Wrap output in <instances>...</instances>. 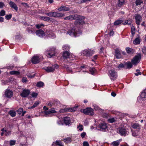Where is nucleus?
<instances>
[{"label": "nucleus", "instance_id": "nucleus-1", "mask_svg": "<svg viewBox=\"0 0 146 146\" xmlns=\"http://www.w3.org/2000/svg\"><path fill=\"white\" fill-rule=\"evenodd\" d=\"M68 34L71 36L76 37L79 36L81 33L80 29L76 26L74 27L67 31Z\"/></svg>", "mask_w": 146, "mask_h": 146}, {"label": "nucleus", "instance_id": "nucleus-2", "mask_svg": "<svg viewBox=\"0 0 146 146\" xmlns=\"http://www.w3.org/2000/svg\"><path fill=\"white\" fill-rule=\"evenodd\" d=\"M108 74L112 81L115 80L117 77V73L114 68H111L109 70Z\"/></svg>", "mask_w": 146, "mask_h": 146}, {"label": "nucleus", "instance_id": "nucleus-3", "mask_svg": "<svg viewBox=\"0 0 146 146\" xmlns=\"http://www.w3.org/2000/svg\"><path fill=\"white\" fill-rule=\"evenodd\" d=\"M56 48L54 47L48 48L46 51L45 54L48 57L51 58L56 54Z\"/></svg>", "mask_w": 146, "mask_h": 146}, {"label": "nucleus", "instance_id": "nucleus-4", "mask_svg": "<svg viewBox=\"0 0 146 146\" xmlns=\"http://www.w3.org/2000/svg\"><path fill=\"white\" fill-rule=\"evenodd\" d=\"M141 58V54H138L135 56L131 60V62L133 65L136 66L140 62Z\"/></svg>", "mask_w": 146, "mask_h": 146}, {"label": "nucleus", "instance_id": "nucleus-5", "mask_svg": "<svg viewBox=\"0 0 146 146\" xmlns=\"http://www.w3.org/2000/svg\"><path fill=\"white\" fill-rule=\"evenodd\" d=\"M85 17L84 16H80L77 20H76L74 22V24L76 26L82 25L85 23V22L84 20L85 19Z\"/></svg>", "mask_w": 146, "mask_h": 146}, {"label": "nucleus", "instance_id": "nucleus-6", "mask_svg": "<svg viewBox=\"0 0 146 146\" xmlns=\"http://www.w3.org/2000/svg\"><path fill=\"white\" fill-rule=\"evenodd\" d=\"M81 111L86 115H92L94 114V110L90 108H87L81 110Z\"/></svg>", "mask_w": 146, "mask_h": 146}, {"label": "nucleus", "instance_id": "nucleus-7", "mask_svg": "<svg viewBox=\"0 0 146 146\" xmlns=\"http://www.w3.org/2000/svg\"><path fill=\"white\" fill-rule=\"evenodd\" d=\"M40 58L38 56H34L31 58L32 62L35 64L39 63L40 62Z\"/></svg>", "mask_w": 146, "mask_h": 146}, {"label": "nucleus", "instance_id": "nucleus-8", "mask_svg": "<svg viewBox=\"0 0 146 146\" xmlns=\"http://www.w3.org/2000/svg\"><path fill=\"white\" fill-rule=\"evenodd\" d=\"M115 56L116 58L119 59L122 58V55L121 54L120 50L118 48H116L114 50Z\"/></svg>", "mask_w": 146, "mask_h": 146}, {"label": "nucleus", "instance_id": "nucleus-9", "mask_svg": "<svg viewBox=\"0 0 146 146\" xmlns=\"http://www.w3.org/2000/svg\"><path fill=\"white\" fill-rule=\"evenodd\" d=\"M136 21L135 23L138 25H139L142 19V18L140 15L139 14H135L134 17Z\"/></svg>", "mask_w": 146, "mask_h": 146}, {"label": "nucleus", "instance_id": "nucleus-10", "mask_svg": "<svg viewBox=\"0 0 146 146\" xmlns=\"http://www.w3.org/2000/svg\"><path fill=\"white\" fill-rule=\"evenodd\" d=\"M145 98H146V92H142L140 96L138 98L137 100L139 102H141Z\"/></svg>", "mask_w": 146, "mask_h": 146}, {"label": "nucleus", "instance_id": "nucleus-11", "mask_svg": "<svg viewBox=\"0 0 146 146\" xmlns=\"http://www.w3.org/2000/svg\"><path fill=\"white\" fill-rule=\"evenodd\" d=\"M78 107V106H77L72 108H67L66 110L65 109L61 110H60V111L61 113L63 112V111L65 112L68 111V112H73L76 110V108Z\"/></svg>", "mask_w": 146, "mask_h": 146}, {"label": "nucleus", "instance_id": "nucleus-12", "mask_svg": "<svg viewBox=\"0 0 146 146\" xmlns=\"http://www.w3.org/2000/svg\"><path fill=\"white\" fill-rule=\"evenodd\" d=\"M98 127L100 129V130L104 131L107 129V126L106 123L103 122L100 124Z\"/></svg>", "mask_w": 146, "mask_h": 146}, {"label": "nucleus", "instance_id": "nucleus-13", "mask_svg": "<svg viewBox=\"0 0 146 146\" xmlns=\"http://www.w3.org/2000/svg\"><path fill=\"white\" fill-rule=\"evenodd\" d=\"M125 69H130L133 67V64L130 61H127L124 63Z\"/></svg>", "mask_w": 146, "mask_h": 146}, {"label": "nucleus", "instance_id": "nucleus-14", "mask_svg": "<svg viewBox=\"0 0 146 146\" xmlns=\"http://www.w3.org/2000/svg\"><path fill=\"white\" fill-rule=\"evenodd\" d=\"M36 35L41 37H43L45 35L44 32L41 29L36 30Z\"/></svg>", "mask_w": 146, "mask_h": 146}, {"label": "nucleus", "instance_id": "nucleus-15", "mask_svg": "<svg viewBox=\"0 0 146 146\" xmlns=\"http://www.w3.org/2000/svg\"><path fill=\"white\" fill-rule=\"evenodd\" d=\"M92 53L90 50H85L83 51V55L88 57L92 55Z\"/></svg>", "mask_w": 146, "mask_h": 146}, {"label": "nucleus", "instance_id": "nucleus-16", "mask_svg": "<svg viewBox=\"0 0 146 146\" xmlns=\"http://www.w3.org/2000/svg\"><path fill=\"white\" fill-rule=\"evenodd\" d=\"M118 130L120 134L121 135L125 136L127 133V131H126L125 129L123 127H119L118 129Z\"/></svg>", "mask_w": 146, "mask_h": 146}, {"label": "nucleus", "instance_id": "nucleus-17", "mask_svg": "<svg viewBox=\"0 0 146 146\" xmlns=\"http://www.w3.org/2000/svg\"><path fill=\"white\" fill-rule=\"evenodd\" d=\"M70 53L69 51H65L63 52L62 54V57L64 59V61H66L67 58L69 56Z\"/></svg>", "mask_w": 146, "mask_h": 146}, {"label": "nucleus", "instance_id": "nucleus-18", "mask_svg": "<svg viewBox=\"0 0 146 146\" xmlns=\"http://www.w3.org/2000/svg\"><path fill=\"white\" fill-rule=\"evenodd\" d=\"M70 9V8L64 6L62 5L58 8V10L63 11H69Z\"/></svg>", "mask_w": 146, "mask_h": 146}, {"label": "nucleus", "instance_id": "nucleus-19", "mask_svg": "<svg viewBox=\"0 0 146 146\" xmlns=\"http://www.w3.org/2000/svg\"><path fill=\"white\" fill-rule=\"evenodd\" d=\"M52 17H63L64 14L63 13H58L56 12H53Z\"/></svg>", "mask_w": 146, "mask_h": 146}, {"label": "nucleus", "instance_id": "nucleus-20", "mask_svg": "<svg viewBox=\"0 0 146 146\" xmlns=\"http://www.w3.org/2000/svg\"><path fill=\"white\" fill-rule=\"evenodd\" d=\"M56 113V111L54 108H52L47 111H44V114L46 115H48L51 113Z\"/></svg>", "mask_w": 146, "mask_h": 146}, {"label": "nucleus", "instance_id": "nucleus-21", "mask_svg": "<svg viewBox=\"0 0 146 146\" xmlns=\"http://www.w3.org/2000/svg\"><path fill=\"white\" fill-rule=\"evenodd\" d=\"M9 5L11 8L14 9L16 11H18V8L17 5L13 2L10 1L9 3Z\"/></svg>", "mask_w": 146, "mask_h": 146}, {"label": "nucleus", "instance_id": "nucleus-22", "mask_svg": "<svg viewBox=\"0 0 146 146\" xmlns=\"http://www.w3.org/2000/svg\"><path fill=\"white\" fill-rule=\"evenodd\" d=\"M43 69L48 72H52L55 70L54 68L49 66L45 67L43 68Z\"/></svg>", "mask_w": 146, "mask_h": 146}, {"label": "nucleus", "instance_id": "nucleus-23", "mask_svg": "<svg viewBox=\"0 0 146 146\" xmlns=\"http://www.w3.org/2000/svg\"><path fill=\"white\" fill-rule=\"evenodd\" d=\"M75 56L74 55L70 54L65 62L70 63L71 62L70 61L71 60H73L74 58H75Z\"/></svg>", "mask_w": 146, "mask_h": 146}, {"label": "nucleus", "instance_id": "nucleus-24", "mask_svg": "<svg viewBox=\"0 0 146 146\" xmlns=\"http://www.w3.org/2000/svg\"><path fill=\"white\" fill-rule=\"evenodd\" d=\"M138 37L135 38L133 41V43L135 44H139L140 43V36L138 35Z\"/></svg>", "mask_w": 146, "mask_h": 146}, {"label": "nucleus", "instance_id": "nucleus-25", "mask_svg": "<svg viewBox=\"0 0 146 146\" xmlns=\"http://www.w3.org/2000/svg\"><path fill=\"white\" fill-rule=\"evenodd\" d=\"M125 50L127 52L128 54H133L134 52L133 49L129 48V47H127L125 48Z\"/></svg>", "mask_w": 146, "mask_h": 146}, {"label": "nucleus", "instance_id": "nucleus-26", "mask_svg": "<svg viewBox=\"0 0 146 146\" xmlns=\"http://www.w3.org/2000/svg\"><path fill=\"white\" fill-rule=\"evenodd\" d=\"M30 92H22L20 95L23 98L27 97L30 94Z\"/></svg>", "mask_w": 146, "mask_h": 146}, {"label": "nucleus", "instance_id": "nucleus-27", "mask_svg": "<svg viewBox=\"0 0 146 146\" xmlns=\"http://www.w3.org/2000/svg\"><path fill=\"white\" fill-rule=\"evenodd\" d=\"M13 92H5V95L7 98H10L13 96Z\"/></svg>", "mask_w": 146, "mask_h": 146}, {"label": "nucleus", "instance_id": "nucleus-28", "mask_svg": "<svg viewBox=\"0 0 146 146\" xmlns=\"http://www.w3.org/2000/svg\"><path fill=\"white\" fill-rule=\"evenodd\" d=\"M64 121L66 125H68L70 123V118L69 117H66L64 118Z\"/></svg>", "mask_w": 146, "mask_h": 146}, {"label": "nucleus", "instance_id": "nucleus-29", "mask_svg": "<svg viewBox=\"0 0 146 146\" xmlns=\"http://www.w3.org/2000/svg\"><path fill=\"white\" fill-rule=\"evenodd\" d=\"M36 86L38 88L43 87L44 86V83L41 81L38 82H37Z\"/></svg>", "mask_w": 146, "mask_h": 146}, {"label": "nucleus", "instance_id": "nucleus-30", "mask_svg": "<svg viewBox=\"0 0 146 146\" xmlns=\"http://www.w3.org/2000/svg\"><path fill=\"white\" fill-rule=\"evenodd\" d=\"M80 15H78L77 14H74L71 15L72 18V20H77V19L79 18V17H80Z\"/></svg>", "mask_w": 146, "mask_h": 146}, {"label": "nucleus", "instance_id": "nucleus-31", "mask_svg": "<svg viewBox=\"0 0 146 146\" xmlns=\"http://www.w3.org/2000/svg\"><path fill=\"white\" fill-rule=\"evenodd\" d=\"M40 19L45 21H48L50 20V18L47 17L42 16L40 17Z\"/></svg>", "mask_w": 146, "mask_h": 146}, {"label": "nucleus", "instance_id": "nucleus-32", "mask_svg": "<svg viewBox=\"0 0 146 146\" xmlns=\"http://www.w3.org/2000/svg\"><path fill=\"white\" fill-rule=\"evenodd\" d=\"M117 68L119 70L121 69H123V68L125 69V66L124 63H120L117 67Z\"/></svg>", "mask_w": 146, "mask_h": 146}, {"label": "nucleus", "instance_id": "nucleus-33", "mask_svg": "<svg viewBox=\"0 0 146 146\" xmlns=\"http://www.w3.org/2000/svg\"><path fill=\"white\" fill-rule=\"evenodd\" d=\"M20 73L18 71H12L10 72V74L12 75H19L20 74Z\"/></svg>", "mask_w": 146, "mask_h": 146}, {"label": "nucleus", "instance_id": "nucleus-34", "mask_svg": "<svg viewBox=\"0 0 146 146\" xmlns=\"http://www.w3.org/2000/svg\"><path fill=\"white\" fill-rule=\"evenodd\" d=\"M123 21L122 20H117L114 23V24L115 25H118L121 24Z\"/></svg>", "mask_w": 146, "mask_h": 146}, {"label": "nucleus", "instance_id": "nucleus-35", "mask_svg": "<svg viewBox=\"0 0 146 146\" xmlns=\"http://www.w3.org/2000/svg\"><path fill=\"white\" fill-rule=\"evenodd\" d=\"M124 2V0H118L117 4L118 6L121 7L123 5Z\"/></svg>", "mask_w": 146, "mask_h": 146}, {"label": "nucleus", "instance_id": "nucleus-36", "mask_svg": "<svg viewBox=\"0 0 146 146\" xmlns=\"http://www.w3.org/2000/svg\"><path fill=\"white\" fill-rule=\"evenodd\" d=\"M9 114L13 117H15L16 115V112L13 110H10L9 112Z\"/></svg>", "mask_w": 146, "mask_h": 146}, {"label": "nucleus", "instance_id": "nucleus-37", "mask_svg": "<svg viewBox=\"0 0 146 146\" xmlns=\"http://www.w3.org/2000/svg\"><path fill=\"white\" fill-rule=\"evenodd\" d=\"M62 49L65 51H69L70 47L68 45H65L62 46Z\"/></svg>", "mask_w": 146, "mask_h": 146}, {"label": "nucleus", "instance_id": "nucleus-38", "mask_svg": "<svg viewBox=\"0 0 146 146\" xmlns=\"http://www.w3.org/2000/svg\"><path fill=\"white\" fill-rule=\"evenodd\" d=\"M136 6L140 5L141 4L143 3V2L142 0H136L135 1Z\"/></svg>", "mask_w": 146, "mask_h": 146}, {"label": "nucleus", "instance_id": "nucleus-39", "mask_svg": "<svg viewBox=\"0 0 146 146\" xmlns=\"http://www.w3.org/2000/svg\"><path fill=\"white\" fill-rule=\"evenodd\" d=\"M131 36L133 37L134 36L135 32V30L134 27H132L131 28Z\"/></svg>", "mask_w": 146, "mask_h": 146}, {"label": "nucleus", "instance_id": "nucleus-40", "mask_svg": "<svg viewBox=\"0 0 146 146\" xmlns=\"http://www.w3.org/2000/svg\"><path fill=\"white\" fill-rule=\"evenodd\" d=\"M96 69L94 68H90L89 71L91 74L93 75L94 74L95 72Z\"/></svg>", "mask_w": 146, "mask_h": 146}, {"label": "nucleus", "instance_id": "nucleus-41", "mask_svg": "<svg viewBox=\"0 0 146 146\" xmlns=\"http://www.w3.org/2000/svg\"><path fill=\"white\" fill-rule=\"evenodd\" d=\"M64 19L66 21H72V20L71 15L67 16L64 18Z\"/></svg>", "mask_w": 146, "mask_h": 146}, {"label": "nucleus", "instance_id": "nucleus-42", "mask_svg": "<svg viewBox=\"0 0 146 146\" xmlns=\"http://www.w3.org/2000/svg\"><path fill=\"white\" fill-rule=\"evenodd\" d=\"M119 142L118 141H116L113 142L111 144L113 146H118L119 145Z\"/></svg>", "mask_w": 146, "mask_h": 146}, {"label": "nucleus", "instance_id": "nucleus-43", "mask_svg": "<svg viewBox=\"0 0 146 146\" xmlns=\"http://www.w3.org/2000/svg\"><path fill=\"white\" fill-rule=\"evenodd\" d=\"M64 140L65 142L68 143L70 142L72 140L70 137H67L64 139Z\"/></svg>", "mask_w": 146, "mask_h": 146}, {"label": "nucleus", "instance_id": "nucleus-44", "mask_svg": "<svg viewBox=\"0 0 146 146\" xmlns=\"http://www.w3.org/2000/svg\"><path fill=\"white\" fill-rule=\"evenodd\" d=\"M40 103L36 101L35 103L33 105L30 107V108L32 109L36 107L39 105Z\"/></svg>", "mask_w": 146, "mask_h": 146}, {"label": "nucleus", "instance_id": "nucleus-45", "mask_svg": "<svg viewBox=\"0 0 146 146\" xmlns=\"http://www.w3.org/2000/svg\"><path fill=\"white\" fill-rule=\"evenodd\" d=\"M139 126L140 125L139 124L137 123H134L132 127L133 128L136 129L137 128L138 129Z\"/></svg>", "mask_w": 146, "mask_h": 146}, {"label": "nucleus", "instance_id": "nucleus-46", "mask_svg": "<svg viewBox=\"0 0 146 146\" xmlns=\"http://www.w3.org/2000/svg\"><path fill=\"white\" fill-rule=\"evenodd\" d=\"M44 24H42V23H41L40 24H37L36 25V28L38 29H40V28H41L42 27H44Z\"/></svg>", "mask_w": 146, "mask_h": 146}, {"label": "nucleus", "instance_id": "nucleus-47", "mask_svg": "<svg viewBox=\"0 0 146 146\" xmlns=\"http://www.w3.org/2000/svg\"><path fill=\"white\" fill-rule=\"evenodd\" d=\"M14 65L13 64L10 65L9 66H7V68L8 69H9L10 70H13L14 68Z\"/></svg>", "mask_w": 146, "mask_h": 146}, {"label": "nucleus", "instance_id": "nucleus-48", "mask_svg": "<svg viewBox=\"0 0 146 146\" xmlns=\"http://www.w3.org/2000/svg\"><path fill=\"white\" fill-rule=\"evenodd\" d=\"M12 15L11 14L7 15L5 16V19L7 20L10 19L12 17Z\"/></svg>", "mask_w": 146, "mask_h": 146}, {"label": "nucleus", "instance_id": "nucleus-49", "mask_svg": "<svg viewBox=\"0 0 146 146\" xmlns=\"http://www.w3.org/2000/svg\"><path fill=\"white\" fill-rule=\"evenodd\" d=\"M5 14V12L4 10H2L0 12V16H4Z\"/></svg>", "mask_w": 146, "mask_h": 146}, {"label": "nucleus", "instance_id": "nucleus-50", "mask_svg": "<svg viewBox=\"0 0 146 146\" xmlns=\"http://www.w3.org/2000/svg\"><path fill=\"white\" fill-rule=\"evenodd\" d=\"M56 144L59 146H64L63 145L61 141H56Z\"/></svg>", "mask_w": 146, "mask_h": 146}, {"label": "nucleus", "instance_id": "nucleus-51", "mask_svg": "<svg viewBox=\"0 0 146 146\" xmlns=\"http://www.w3.org/2000/svg\"><path fill=\"white\" fill-rule=\"evenodd\" d=\"M27 79L26 77H23L21 80L22 82L23 83L27 82Z\"/></svg>", "mask_w": 146, "mask_h": 146}, {"label": "nucleus", "instance_id": "nucleus-52", "mask_svg": "<svg viewBox=\"0 0 146 146\" xmlns=\"http://www.w3.org/2000/svg\"><path fill=\"white\" fill-rule=\"evenodd\" d=\"M23 109L22 108H20L19 109L17 110V112H18V113L19 114H21L22 112L23 111Z\"/></svg>", "mask_w": 146, "mask_h": 146}, {"label": "nucleus", "instance_id": "nucleus-53", "mask_svg": "<svg viewBox=\"0 0 146 146\" xmlns=\"http://www.w3.org/2000/svg\"><path fill=\"white\" fill-rule=\"evenodd\" d=\"M66 70L68 73L71 72H72V68L71 67H69V66L68 67Z\"/></svg>", "mask_w": 146, "mask_h": 146}, {"label": "nucleus", "instance_id": "nucleus-54", "mask_svg": "<svg viewBox=\"0 0 146 146\" xmlns=\"http://www.w3.org/2000/svg\"><path fill=\"white\" fill-rule=\"evenodd\" d=\"M21 4L25 7H29V5L27 3L22 2L21 3Z\"/></svg>", "mask_w": 146, "mask_h": 146}, {"label": "nucleus", "instance_id": "nucleus-55", "mask_svg": "<svg viewBox=\"0 0 146 146\" xmlns=\"http://www.w3.org/2000/svg\"><path fill=\"white\" fill-rule=\"evenodd\" d=\"M142 50L143 53L145 54H146V46H143L142 48Z\"/></svg>", "mask_w": 146, "mask_h": 146}, {"label": "nucleus", "instance_id": "nucleus-56", "mask_svg": "<svg viewBox=\"0 0 146 146\" xmlns=\"http://www.w3.org/2000/svg\"><path fill=\"white\" fill-rule=\"evenodd\" d=\"M16 141L14 140H11L10 142V144L11 145H14Z\"/></svg>", "mask_w": 146, "mask_h": 146}, {"label": "nucleus", "instance_id": "nucleus-57", "mask_svg": "<svg viewBox=\"0 0 146 146\" xmlns=\"http://www.w3.org/2000/svg\"><path fill=\"white\" fill-rule=\"evenodd\" d=\"M108 121L110 123H113L115 121V120L114 118H113L109 119Z\"/></svg>", "mask_w": 146, "mask_h": 146}, {"label": "nucleus", "instance_id": "nucleus-58", "mask_svg": "<svg viewBox=\"0 0 146 146\" xmlns=\"http://www.w3.org/2000/svg\"><path fill=\"white\" fill-rule=\"evenodd\" d=\"M53 12H50L49 13H46L45 14L49 17H52Z\"/></svg>", "mask_w": 146, "mask_h": 146}, {"label": "nucleus", "instance_id": "nucleus-59", "mask_svg": "<svg viewBox=\"0 0 146 146\" xmlns=\"http://www.w3.org/2000/svg\"><path fill=\"white\" fill-rule=\"evenodd\" d=\"M38 95V94L36 92H33L31 94L32 96L33 97H36Z\"/></svg>", "mask_w": 146, "mask_h": 146}, {"label": "nucleus", "instance_id": "nucleus-60", "mask_svg": "<svg viewBox=\"0 0 146 146\" xmlns=\"http://www.w3.org/2000/svg\"><path fill=\"white\" fill-rule=\"evenodd\" d=\"M82 127H83V126L82 125L79 124V126L78 127H77V128H79V130L80 131H82L83 129L82 128Z\"/></svg>", "mask_w": 146, "mask_h": 146}, {"label": "nucleus", "instance_id": "nucleus-61", "mask_svg": "<svg viewBox=\"0 0 146 146\" xmlns=\"http://www.w3.org/2000/svg\"><path fill=\"white\" fill-rule=\"evenodd\" d=\"M47 104L48 106H49L51 107L52 106L53 104V103L52 101H49Z\"/></svg>", "mask_w": 146, "mask_h": 146}, {"label": "nucleus", "instance_id": "nucleus-62", "mask_svg": "<svg viewBox=\"0 0 146 146\" xmlns=\"http://www.w3.org/2000/svg\"><path fill=\"white\" fill-rule=\"evenodd\" d=\"M83 146H89V144L88 142L84 141L83 143Z\"/></svg>", "mask_w": 146, "mask_h": 146}, {"label": "nucleus", "instance_id": "nucleus-63", "mask_svg": "<svg viewBox=\"0 0 146 146\" xmlns=\"http://www.w3.org/2000/svg\"><path fill=\"white\" fill-rule=\"evenodd\" d=\"M86 133L84 132L82 133L81 134V136L82 138H83L84 137L85 135H86Z\"/></svg>", "mask_w": 146, "mask_h": 146}, {"label": "nucleus", "instance_id": "nucleus-64", "mask_svg": "<svg viewBox=\"0 0 146 146\" xmlns=\"http://www.w3.org/2000/svg\"><path fill=\"white\" fill-rule=\"evenodd\" d=\"M132 135L133 136L136 137L138 136L137 134L134 131H132Z\"/></svg>", "mask_w": 146, "mask_h": 146}]
</instances>
